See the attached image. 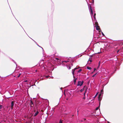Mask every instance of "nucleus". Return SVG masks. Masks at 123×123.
<instances>
[{
    "instance_id": "obj_1",
    "label": "nucleus",
    "mask_w": 123,
    "mask_h": 123,
    "mask_svg": "<svg viewBox=\"0 0 123 123\" xmlns=\"http://www.w3.org/2000/svg\"><path fill=\"white\" fill-rule=\"evenodd\" d=\"M89 10L90 11L91 16L92 17V16H93L94 18L95 19V16L96 15V13H95V11L94 10L93 8H92L91 6H90L89 7Z\"/></svg>"
},
{
    "instance_id": "obj_2",
    "label": "nucleus",
    "mask_w": 123,
    "mask_h": 123,
    "mask_svg": "<svg viewBox=\"0 0 123 123\" xmlns=\"http://www.w3.org/2000/svg\"><path fill=\"white\" fill-rule=\"evenodd\" d=\"M84 82L83 81H82L81 82L80 81H78L77 84V86H82L83 85Z\"/></svg>"
},
{
    "instance_id": "obj_3",
    "label": "nucleus",
    "mask_w": 123,
    "mask_h": 123,
    "mask_svg": "<svg viewBox=\"0 0 123 123\" xmlns=\"http://www.w3.org/2000/svg\"><path fill=\"white\" fill-rule=\"evenodd\" d=\"M78 69V68H74V69H73L72 70V73L73 75V77H74V78H75V76H74V72H75V70H76L77 69Z\"/></svg>"
},
{
    "instance_id": "obj_4",
    "label": "nucleus",
    "mask_w": 123,
    "mask_h": 123,
    "mask_svg": "<svg viewBox=\"0 0 123 123\" xmlns=\"http://www.w3.org/2000/svg\"><path fill=\"white\" fill-rule=\"evenodd\" d=\"M29 105H30V107H33L34 105L33 103L31 100V101Z\"/></svg>"
},
{
    "instance_id": "obj_5",
    "label": "nucleus",
    "mask_w": 123,
    "mask_h": 123,
    "mask_svg": "<svg viewBox=\"0 0 123 123\" xmlns=\"http://www.w3.org/2000/svg\"><path fill=\"white\" fill-rule=\"evenodd\" d=\"M103 90H101V94H100L98 96V99L99 100H101L100 97L101 96V94L102 93H103Z\"/></svg>"
},
{
    "instance_id": "obj_6",
    "label": "nucleus",
    "mask_w": 123,
    "mask_h": 123,
    "mask_svg": "<svg viewBox=\"0 0 123 123\" xmlns=\"http://www.w3.org/2000/svg\"><path fill=\"white\" fill-rule=\"evenodd\" d=\"M14 105V102L13 101H12L11 103V108L12 109Z\"/></svg>"
},
{
    "instance_id": "obj_7",
    "label": "nucleus",
    "mask_w": 123,
    "mask_h": 123,
    "mask_svg": "<svg viewBox=\"0 0 123 123\" xmlns=\"http://www.w3.org/2000/svg\"><path fill=\"white\" fill-rule=\"evenodd\" d=\"M96 29L97 30H98L99 29V27L98 26H96Z\"/></svg>"
},
{
    "instance_id": "obj_8",
    "label": "nucleus",
    "mask_w": 123,
    "mask_h": 123,
    "mask_svg": "<svg viewBox=\"0 0 123 123\" xmlns=\"http://www.w3.org/2000/svg\"><path fill=\"white\" fill-rule=\"evenodd\" d=\"M39 113V112L38 111H37V112L35 113L34 114V116H36Z\"/></svg>"
},
{
    "instance_id": "obj_9",
    "label": "nucleus",
    "mask_w": 123,
    "mask_h": 123,
    "mask_svg": "<svg viewBox=\"0 0 123 123\" xmlns=\"http://www.w3.org/2000/svg\"><path fill=\"white\" fill-rule=\"evenodd\" d=\"M84 88H85V86H84L83 88L81 89L80 90V91L81 92L82 91H83L84 90Z\"/></svg>"
},
{
    "instance_id": "obj_10",
    "label": "nucleus",
    "mask_w": 123,
    "mask_h": 123,
    "mask_svg": "<svg viewBox=\"0 0 123 123\" xmlns=\"http://www.w3.org/2000/svg\"><path fill=\"white\" fill-rule=\"evenodd\" d=\"M82 71V69H80L79 70L77 71V72L79 73L80 72H81Z\"/></svg>"
},
{
    "instance_id": "obj_11",
    "label": "nucleus",
    "mask_w": 123,
    "mask_h": 123,
    "mask_svg": "<svg viewBox=\"0 0 123 123\" xmlns=\"http://www.w3.org/2000/svg\"><path fill=\"white\" fill-rule=\"evenodd\" d=\"M87 68L88 69L90 70L91 69V68L90 67H87Z\"/></svg>"
},
{
    "instance_id": "obj_12",
    "label": "nucleus",
    "mask_w": 123,
    "mask_h": 123,
    "mask_svg": "<svg viewBox=\"0 0 123 123\" xmlns=\"http://www.w3.org/2000/svg\"><path fill=\"white\" fill-rule=\"evenodd\" d=\"M98 74V73L97 72L92 77H94L95 75H96Z\"/></svg>"
},
{
    "instance_id": "obj_13",
    "label": "nucleus",
    "mask_w": 123,
    "mask_h": 123,
    "mask_svg": "<svg viewBox=\"0 0 123 123\" xmlns=\"http://www.w3.org/2000/svg\"><path fill=\"white\" fill-rule=\"evenodd\" d=\"M54 110H52V112H51L52 113H51L52 114H53V113L54 112Z\"/></svg>"
},
{
    "instance_id": "obj_14",
    "label": "nucleus",
    "mask_w": 123,
    "mask_h": 123,
    "mask_svg": "<svg viewBox=\"0 0 123 123\" xmlns=\"http://www.w3.org/2000/svg\"><path fill=\"white\" fill-rule=\"evenodd\" d=\"M62 120H60L59 122V123H62Z\"/></svg>"
},
{
    "instance_id": "obj_15",
    "label": "nucleus",
    "mask_w": 123,
    "mask_h": 123,
    "mask_svg": "<svg viewBox=\"0 0 123 123\" xmlns=\"http://www.w3.org/2000/svg\"><path fill=\"white\" fill-rule=\"evenodd\" d=\"M98 93H96V95H95V96L94 97V98L95 97H96V96H97V95H98Z\"/></svg>"
},
{
    "instance_id": "obj_16",
    "label": "nucleus",
    "mask_w": 123,
    "mask_h": 123,
    "mask_svg": "<svg viewBox=\"0 0 123 123\" xmlns=\"http://www.w3.org/2000/svg\"><path fill=\"white\" fill-rule=\"evenodd\" d=\"M74 83H75V82H76V80L77 79V78H76V79H74Z\"/></svg>"
},
{
    "instance_id": "obj_17",
    "label": "nucleus",
    "mask_w": 123,
    "mask_h": 123,
    "mask_svg": "<svg viewBox=\"0 0 123 123\" xmlns=\"http://www.w3.org/2000/svg\"><path fill=\"white\" fill-rule=\"evenodd\" d=\"M98 109H99V107H98L96 108V110H97Z\"/></svg>"
},
{
    "instance_id": "obj_18",
    "label": "nucleus",
    "mask_w": 123,
    "mask_h": 123,
    "mask_svg": "<svg viewBox=\"0 0 123 123\" xmlns=\"http://www.w3.org/2000/svg\"><path fill=\"white\" fill-rule=\"evenodd\" d=\"M2 105H0V109H1L2 108Z\"/></svg>"
},
{
    "instance_id": "obj_19",
    "label": "nucleus",
    "mask_w": 123,
    "mask_h": 123,
    "mask_svg": "<svg viewBox=\"0 0 123 123\" xmlns=\"http://www.w3.org/2000/svg\"><path fill=\"white\" fill-rule=\"evenodd\" d=\"M21 74H20L18 76V77H19L20 76V75Z\"/></svg>"
},
{
    "instance_id": "obj_20",
    "label": "nucleus",
    "mask_w": 123,
    "mask_h": 123,
    "mask_svg": "<svg viewBox=\"0 0 123 123\" xmlns=\"http://www.w3.org/2000/svg\"><path fill=\"white\" fill-rule=\"evenodd\" d=\"M84 97L83 98V99H85V93H84Z\"/></svg>"
},
{
    "instance_id": "obj_21",
    "label": "nucleus",
    "mask_w": 123,
    "mask_h": 123,
    "mask_svg": "<svg viewBox=\"0 0 123 123\" xmlns=\"http://www.w3.org/2000/svg\"><path fill=\"white\" fill-rule=\"evenodd\" d=\"M68 61H64V62H68Z\"/></svg>"
},
{
    "instance_id": "obj_22",
    "label": "nucleus",
    "mask_w": 123,
    "mask_h": 123,
    "mask_svg": "<svg viewBox=\"0 0 123 123\" xmlns=\"http://www.w3.org/2000/svg\"><path fill=\"white\" fill-rule=\"evenodd\" d=\"M49 76H46V77L47 78H48Z\"/></svg>"
},
{
    "instance_id": "obj_23",
    "label": "nucleus",
    "mask_w": 123,
    "mask_h": 123,
    "mask_svg": "<svg viewBox=\"0 0 123 123\" xmlns=\"http://www.w3.org/2000/svg\"><path fill=\"white\" fill-rule=\"evenodd\" d=\"M96 70V68H94V71Z\"/></svg>"
},
{
    "instance_id": "obj_24",
    "label": "nucleus",
    "mask_w": 123,
    "mask_h": 123,
    "mask_svg": "<svg viewBox=\"0 0 123 123\" xmlns=\"http://www.w3.org/2000/svg\"><path fill=\"white\" fill-rule=\"evenodd\" d=\"M56 59L57 60H59V59L58 58H56Z\"/></svg>"
},
{
    "instance_id": "obj_25",
    "label": "nucleus",
    "mask_w": 123,
    "mask_h": 123,
    "mask_svg": "<svg viewBox=\"0 0 123 123\" xmlns=\"http://www.w3.org/2000/svg\"><path fill=\"white\" fill-rule=\"evenodd\" d=\"M71 67H69V69H71Z\"/></svg>"
},
{
    "instance_id": "obj_26",
    "label": "nucleus",
    "mask_w": 123,
    "mask_h": 123,
    "mask_svg": "<svg viewBox=\"0 0 123 123\" xmlns=\"http://www.w3.org/2000/svg\"><path fill=\"white\" fill-rule=\"evenodd\" d=\"M89 61H90V62H92V61L91 60H89Z\"/></svg>"
},
{
    "instance_id": "obj_27",
    "label": "nucleus",
    "mask_w": 123,
    "mask_h": 123,
    "mask_svg": "<svg viewBox=\"0 0 123 123\" xmlns=\"http://www.w3.org/2000/svg\"><path fill=\"white\" fill-rule=\"evenodd\" d=\"M102 34L103 35H104V34H103V33H102Z\"/></svg>"
},
{
    "instance_id": "obj_28",
    "label": "nucleus",
    "mask_w": 123,
    "mask_h": 123,
    "mask_svg": "<svg viewBox=\"0 0 123 123\" xmlns=\"http://www.w3.org/2000/svg\"><path fill=\"white\" fill-rule=\"evenodd\" d=\"M119 51V50H118L117 51V52H118Z\"/></svg>"
},
{
    "instance_id": "obj_29",
    "label": "nucleus",
    "mask_w": 123,
    "mask_h": 123,
    "mask_svg": "<svg viewBox=\"0 0 123 123\" xmlns=\"http://www.w3.org/2000/svg\"><path fill=\"white\" fill-rule=\"evenodd\" d=\"M98 53H99V52H98Z\"/></svg>"
}]
</instances>
